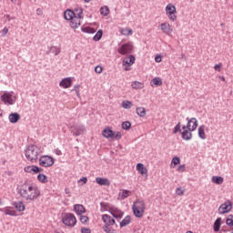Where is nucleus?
<instances>
[{"mask_svg": "<svg viewBox=\"0 0 233 233\" xmlns=\"http://www.w3.org/2000/svg\"><path fill=\"white\" fill-rule=\"evenodd\" d=\"M20 196L25 201H35L41 196V189L35 184H24L20 188Z\"/></svg>", "mask_w": 233, "mask_h": 233, "instance_id": "1", "label": "nucleus"}, {"mask_svg": "<svg viewBox=\"0 0 233 233\" xmlns=\"http://www.w3.org/2000/svg\"><path fill=\"white\" fill-rule=\"evenodd\" d=\"M41 154H43V150L35 145L28 146L25 150V157L29 163H37Z\"/></svg>", "mask_w": 233, "mask_h": 233, "instance_id": "2", "label": "nucleus"}, {"mask_svg": "<svg viewBox=\"0 0 233 233\" xmlns=\"http://www.w3.org/2000/svg\"><path fill=\"white\" fill-rule=\"evenodd\" d=\"M132 210L135 218H143L145 210H147V204L142 198H137L132 206Z\"/></svg>", "mask_w": 233, "mask_h": 233, "instance_id": "3", "label": "nucleus"}, {"mask_svg": "<svg viewBox=\"0 0 233 233\" xmlns=\"http://www.w3.org/2000/svg\"><path fill=\"white\" fill-rule=\"evenodd\" d=\"M165 12L167 19L172 23L177 21V9L176 5L172 3H169L165 7Z\"/></svg>", "mask_w": 233, "mask_h": 233, "instance_id": "4", "label": "nucleus"}, {"mask_svg": "<svg viewBox=\"0 0 233 233\" xmlns=\"http://www.w3.org/2000/svg\"><path fill=\"white\" fill-rule=\"evenodd\" d=\"M62 223H64L66 227L73 228L75 225H77V218L72 213H66L62 218Z\"/></svg>", "mask_w": 233, "mask_h": 233, "instance_id": "5", "label": "nucleus"}, {"mask_svg": "<svg viewBox=\"0 0 233 233\" xmlns=\"http://www.w3.org/2000/svg\"><path fill=\"white\" fill-rule=\"evenodd\" d=\"M1 101L4 103V105H15V101H17V96H14V92H5L1 96Z\"/></svg>", "mask_w": 233, "mask_h": 233, "instance_id": "6", "label": "nucleus"}, {"mask_svg": "<svg viewBox=\"0 0 233 233\" xmlns=\"http://www.w3.org/2000/svg\"><path fill=\"white\" fill-rule=\"evenodd\" d=\"M55 163L54 157L50 156H42L39 158V165L40 167H44L45 168H48V167H53Z\"/></svg>", "mask_w": 233, "mask_h": 233, "instance_id": "7", "label": "nucleus"}, {"mask_svg": "<svg viewBox=\"0 0 233 233\" xmlns=\"http://www.w3.org/2000/svg\"><path fill=\"white\" fill-rule=\"evenodd\" d=\"M132 50H134V45L132 42L122 45L118 49V54L121 56H127V54H132Z\"/></svg>", "mask_w": 233, "mask_h": 233, "instance_id": "8", "label": "nucleus"}, {"mask_svg": "<svg viewBox=\"0 0 233 233\" xmlns=\"http://www.w3.org/2000/svg\"><path fill=\"white\" fill-rule=\"evenodd\" d=\"M232 201H225L223 204L219 206L218 214H228V212L232 211Z\"/></svg>", "mask_w": 233, "mask_h": 233, "instance_id": "9", "label": "nucleus"}, {"mask_svg": "<svg viewBox=\"0 0 233 233\" xmlns=\"http://www.w3.org/2000/svg\"><path fill=\"white\" fill-rule=\"evenodd\" d=\"M160 30L163 32V34H166V35H172V33L174 32V27H172V25L168 22H163L160 24Z\"/></svg>", "mask_w": 233, "mask_h": 233, "instance_id": "10", "label": "nucleus"}, {"mask_svg": "<svg viewBox=\"0 0 233 233\" xmlns=\"http://www.w3.org/2000/svg\"><path fill=\"white\" fill-rule=\"evenodd\" d=\"M24 172H26L27 174H41L43 168L37 166H26L24 167Z\"/></svg>", "mask_w": 233, "mask_h": 233, "instance_id": "11", "label": "nucleus"}, {"mask_svg": "<svg viewBox=\"0 0 233 233\" xmlns=\"http://www.w3.org/2000/svg\"><path fill=\"white\" fill-rule=\"evenodd\" d=\"M81 14H83L82 10L78 14V16H75V17L70 19L71 28H79V26H81Z\"/></svg>", "mask_w": 233, "mask_h": 233, "instance_id": "12", "label": "nucleus"}, {"mask_svg": "<svg viewBox=\"0 0 233 233\" xmlns=\"http://www.w3.org/2000/svg\"><path fill=\"white\" fill-rule=\"evenodd\" d=\"M102 221H103L104 225H115L116 228H117V224L116 223V219H114L108 214L102 215Z\"/></svg>", "mask_w": 233, "mask_h": 233, "instance_id": "13", "label": "nucleus"}, {"mask_svg": "<svg viewBox=\"0 0 233 233\" xmlns=\"http://www.w3.org/2000/svg\"><path fill=\"white\" fill-rule=\"evenodd\" d=\"M182 139L185 141H190L192 139V130L187 128V126L182 127Z\"/></svg>", "mask_w": 233, "mask_h": 233, "instance_id": "14", "label": "nucleus"}, {"mask_svg": "<svg viewBox=\"0 0 233 233\" xmlns=\"http://www.w3.org/2000/svg\"><path fill=\"white\" fill-rule=\"evenodd\" d=\"M186 128H187V130H191L194 132V130H196V128H198V119L196 117L190 118L187 121Z\"/></svg>", "mask_w": 233, "mask_h": 233, "instance_id": "15", "label": "nucleus"}, {"mask_svg": "<svg viewBox=\"0 0 233 233\" xmlns=\"http://www.w3.org/2000/svg\"><path fill=\"white\" fill-rule=\"evenodd\" d=\"M109 213L116 219H121V218H123V211H121L119 208H117L116 207H112V208H110Z\"/></svg>", "mask_w": 233, "mask_h": 233, "instance_id": "16", "label": "nucleus"}, {"mask_svg": "<svg viewBox=\"0 0 233 233\" xmlns=\"http://www.w3.org/2000/svg\"><path fill=\"white\" fill-rule=\"evenodd\" d=\"M136 63V56L130 55L123 59V66H132Z\"/></svg>", "mask_w": 233, "mask_h": 233, "instance_id": "17", "label": "nucleus"}, {"mask_svg": "<svg viewBox=\"0 0 233 233\" xmlns=\"http://www.w3.org/2000/svg\"><path fill=\"white\" fill-rule=\"evenodd\" d=\"M0 212H4L5 216H13V217L17 216V211H15L12 207H5L3 208H0Z\"/></svg>", "mask_w": 233, "mask_h": 233, "instance_id": "18", "label": "nucleus"}, {"mask_svg": "<svg viewBox=\"0 0 233 233\" xmlns=\"http://www.w3.org/2000/svg\"><path fill=\"white\" fill-rule=\"evenodd\" d=\"M59 86H61V88H70V86H72V78L66 77L62 79L59 83Z\"/></svg>", "mask_w": 233, "mask_h": 233, "instance_id": "19", "label": "nucleus"}, {"mask_svg": "<svg viewBox=\"0 0 233 233\" xmlns=\"http://www.w3.org/2000/svg\"><path fill=\"white\" fill-rule=\"evenodd\" d=\"M96 183L100 185V187H110V179L105 177H96Z\"/></svg>", "mask_w": 233, "mask_h": 233, "instance_id": "20", "label": "nucleus"}, {"mask_svg": "<svg viewBox=\"0 0 233 233\" xmlns=\"http://www.w3.org/2000/svg\"><path fill=\"white\" fill-rule=\"evenodd\" d=\"M74 211L77 216H82V214H85L86 212V208H85V206L81 204H76L74 206Z\"/></svg>", "mask_w": 233, "mask_h": 233, "instance_id": "21", "label": "nucleus"}, {"mask_svg": "<svg viewBox=\"0 0 233 233\" xmlns=\"http://www.w3.org/2000/svg\"><path fill=\"white\" fill-rule=\"evenodd\" d=\"M114 135V131L112 130V128H110L109 127H106L103 131H102V136L104 137H106V139H112Z\"/></svg>", "mask_w": 233, "mask_h": 233, "instance_id": "22", "label": "nucleus"}, {"mask_svg": "<svg viewBox=\"0 0 233 233\" xmlns=\"http://www.w3.org/2000/svg\"><path fill=\"white\" fill-rule=\"evenodd\" d=\"M116 225H104L102 227V230H104L106 233H116Z\"/></svg>", "mask_w": 233, "mask_h": 233, "instance_id": "23", "label": "nucleus"}, {"mask_svg": "<svg viewBox=\"0 0 233 233\" xmlns=\"http://www.w3.org/2000/svg\"><path fill=\"white\" fill-rule=\"evenodd\" d=\"M131 87L133 90H143V88H145V84L139 81H133L131 82Z\"/></svg>", "mask_w": 233, "mask_h": 233, "instance_id": "24", "label": "nucleus"}, {"mask_svg": "<svg viewBox=\"0 0 233 233\" xmlns=\"http://www.w3.org/2000/svg\"><path fill=\"white\" fill-rule=\"evenodd\" d=\"M137 172H139V174H141V176H146L148 174V169H147L145 165H143L141 163H138L137 165Z\"/></svg>", "mask_w": 233, "mask_h": 233, "instance_id": "25", "label": "nucleus"}, {"mask_svg": "<svg viewBox=\"0 0 233 233\" xmlns=\"http://www.w3.org/2000/svg\"><path fill=\"white\" fill-rule=\"evenodd\" d=\"M223 219L221 218H218L214 224H213V230L214 232H219V230L221 229V223H222Z\"/></svg>", "mask_w": 233, "mask_h": 233, "instance_id": "26", "label": "nucleus"}, {"mask_svg": "<svg viewBox=\"0 0 233 233\" xmlns=\"http://www.w3.org/2000/svg\"><path fill=\"white\" fill-rule=\"evenodd\" d=\"M73 136H81V134H85V127L77 126L74 129H72Z\"/></svg>", "mask_w": 233, "mask_h": 233, "instance_id": "27", "label": "nucleus"}, {"mask_svg": "<svg viewBox=\"0 0 233 233\" xmlns=\"http://www.w3.org/2000/svg\"><path fill=\"white\" fill-rule=\"evenodd\" d=\"M75 16H76V13H74V11L70 9H67L64 13V17L66 21H71V19H73Z\"/></svg>", "mask_w": 233, "mask_h": 233, "instance_id": "28", "label": "nucleus"}, {"mask_svg": "<svg viewBox=\"0 0 233 233\" xmlns=\"http://www.w3.org/2000/svg\"><path fill=\"white\" fill-rule=\"evenodd\" d=\"M9 121L10 123H17L21 119V116L19 113H12L9 115Z\"/></svg>", "mask_w": 233, "mask_h": 233, "instance_id": "29", "label": "nucleus"}, {"mask_svg": "<svg viewBox=\"0 0 233 233\" xmlns=\"http://www.w3.org/2000/svg\"><path fill=\"white\" fill-rule=\"evenodd\" d=\"M136 114L138 117H145L147 116V109L143 106H138L136 109Z\"/></svg>", "mask_w": 233, "mask_h": 233, "instance_id": "30", "label": "nucleus"}, {"mask_svg": "<svg viewBox=\"0 0 233 233\" xmlns=\"http://www.w3.org/2000/svg\"><path fill=\"white\" fill-rule=\"evenodd\" d=\"M37 181H39V183H42L43 185H46V183H48V177H46V175L40 173L37 175L36 177Z\"/></svg>", "mask_w": 233, "mask_h": 233, "instance_id": "31", "label": "nucleus"}, {"mask_svg": "<svg viewBox=\"0 0 233 233\" xmlns=\"http://www.w3.org/2000/svg\"><path fill=\"white\" fill-rule=\"evenodd\" d=\"M13 205L18 212H25V207L23 202H15Z\"/></svg>", "mask_w": 233, "mask_h": 233, "instance_id": "32", "label": "nucleus"}, {"mask_svg": "<svg viewBox=\"0 0 233 233\" xmlns=\"http://www.w3.org/2000/svg\"><path fill=\"white\" fill-rule=\"evenodd\" d=\"M110 208H112L111 205L106 202L100 203V210L101 212H110Z\"/></svg>", "mask_w": 233, "mask_h": 233, "instance_id": "33", "label": "nucleus"}, {"mask_svg": "<svg viewBox=\"0 0 233 233\" xmlns=\"http://www.w3.org/2000/svg\"><path fill=\"white\" fill-rule=\"evenodd\" d=\"M129 196H132V191L130 190L122 189L119 193V198L122 199H127Z\"/></svg>", "mask_w": 233, "mask_h": 233, "instance_id": "34", "label": "nucleus"}, {"mask_svg": "<svg viewBox=\"0 0 233 233\" xmlns=\"http://www.w3.org/2000/svg\"><path fill=\"white\" fill-rule=\"evenodd\" d=\"M180 163L181 158H179V157H174L170 163V168H176V167H177V165H180Z\"/></svg>", "mask_w": 233, "mask_h": 233, "instance_id": "35", "label": "nucleus"}, {"mask_svg": "<svg viewBox=\"0 0 233 233\" xmlns=\"http://www.w3.org/2000/svg\"><path fill=\"white\" fill-rule=\"evenodd\" d=\"M132 223V217L127 216L121 222L120 227L123 228V227H127V225H130Z\"/></svg>", "mask_w": 233, "mask_h": 233, "instance_id": "36", "label": "nucleus"}, {"mask_svg": "<svg viewBox=\"0 0 233 233\" xmlns=\"http://www.w3.org/2000/svg\"><path fill=\"white\" fill-rule=\"evenodd\" d=\"M211 181L212 183H215V185H223V181H225V179L223 177L214 176L212 177Z\"/></svg>", "mask_w": 233, "mask_h": 233, "instance_id": "37", "label": "nucleus"}, {"mask_svg": "<svg viewBox=\"0 0 233 233\" xmlns=\"http://www.w3.org/2000/svg\"><path fill=\"white\" fill-rule=\"evenodd\" d=\"M198 137L200 139H207V134L205 133V126L202 125L198 127Z\"/></svg>", "mask_w": 233, "mask_h": 233, "instance_id": "38", "label": "nucleus"}, {"mask_svg": "<svg viewBox=\"0 0 233 233\" xmlns=\"http://www.w3.org/2000/svg\"><path fill=\"white\" fill-rule=\"evenodd\" d=\"M120 34H121V35L128 36V35H132L133 31H132V29H130L128 27H123L120 29Z\"/></svg>", "mask_w": 233, "mask_h": 233, "instance_id": "39", "label": "nucleus"}, {"mask_svg": "<svg viewBox=\"0 0 233 233\" xmlns=\"http://www.w3.org/2000/svg\"><path fill=\"white\" fill-rule=\"evenodd\" d=\"M161 86V85H163V80H161L160 77H155L152 79L151 81V86Z\"/></svg>", "mask_w": 233, "mask_h": 233, "instance_id": "40", "label": "nucleus"}, {"mask_svg": "<svg viewBox=\"0 0 233 233\" xmlns=\"http://www.w3.org/2000/svg\"><path fill=\"white\" fill-rule=\"evenodd\" d=\"M133 106L134 105L129 100H125L122 102V107L125 108L126 110L132 108Z\"/></svg>", "mask_w": 233, "mask_h": 233, "instance_id": "41", "label": "nucleus"}, {"mask_svg": "<svg viewBox=\"0 0 233 233\" xmlns=\"http://www.w3.org/2000/svg\"><path fill=\"white\" fill-rule=\"evenodd\" d=\"M100 14H101V15H104L105 17H106V15H108V14H110V8H108V6H106V5L101 7Z\"/></svg>", "mask_w": 233, "mask_h": 233, "instance_id": "42", "label": "nucleus"}, {"mask_svg": "<svg viewBox=\"0 0 233 233\" xmlns=\"http://www.w3.org/2000/svg\"><path fill=\"white\" fill-rule=\"evenodd\" d=\"M226 225H228V227H230L232 228L233 227V215L230 214L228 216V218H226Z\"/></svg>", "mask_w": 233, "mask_h": 233, "instance_id": "43", "label": "nucleus"}, {"mask_svg": "<svg viewBox=\"0 0 233 233\" xmlns=\"http://www.w3.org/2000/svg\"><path fill=\"white\" fill-rule=\"evenodd\" d=\"M123 137V135L120 131H113V137L111 139H116V141H119Z\"/></svg>", "mask_w": 233, "mask_h": 233, "instance_id": "44", "label": "nucleus"}, {"mask_svg": "<svg viewBox=\"0 0 233 233\" xmlns=\"http://www.w3.org/2000/svg\"><path fill=\"white\" fill-rule=\"evenodd\" d=\"M82 31L85 32L86 34H96V29L90 26L83 27Z\"/></svg>", "mask_w": 233, "mask_h": 233, "instance_id": "45", "label": "nucleus"}, {"mask_svg": "<svg viewBox=\"0 0 233 233\" xmlns=\"http://www.w3.org/2000/svg\"><path fill=\"white\" fill-rule=\"evenodd\" d=\"M101 37H103V30H98L97 32H96V34L94 35V37H93V39L95 40V41H100L101 40Z\"/></svg>", "mask_w": 233, "mask_h": 233, "instance_id": "46", "label": "nucleus"}, {"mask_svg": "<svg viewBox=\"0 0 233 233\" xmlns=\"http://www.w3.org/2000/svg\"><path fill=\"white\" fill-rule=\"evenodd\" d=\"M50 50L55 56H59V54H61V48L59 46H51Z\"/></svg>", "mask_w": 233, "mask_h": 233, "instance_id": "47", "label": "nucleus"}, {"mask_svg": "<svg viewBox=\"0 0 233 233\" xmlns=\"http://www.w3.org/2000/svg\"><path fill=\"white\" fill-rule=\"evenodd\" d=\"M90 221L87 216L80 215V222L83 223V225H86Z\"/></svg>", "mask_w": 233, "mask_h": 233, "instance_id": "48", "label": "nucleus"}, {"mask_svg": "<svg viewBox=\"0 0 233 233\" xmlns=\"http://www.w3.org/2000/svg\"><path fill=\"white\" fill-rule=\"evenodd\" d=\"M131 127H132V124L128 121H126V122L122 123L123 130H130Z\"/></svg>", "mask_w": 233, "mask_h": 233, "instance_id": "49", "label": "nucleus"}, {"mask_svg": "<svg viewBox=\"0 0 233 233\" xmlns=\"http://www.w3.org/2000/svg\"><path fill=\"white\" fill-rule=\"evenodd\" d=\"M176 194H177V196H185V188L177 187Z\"/></svg>", "mask_w": 233, "mask_h": 233, "instance_id": "50", "label": "nucleus"}, {"mask_svg": "<svg viewBox=\"0 0 233 233\" xmlns=\"http://www.w3.org/2000/svg\"><path fill=\"white\" fill-rule=\"evenodd\" d=\"M222 68H223V64L222 63H218V64L214 66V70L216 72H221Z\"/></svg>", "mask_w": 233, "mask_h": 233, "instance_id": "51", "label": "nucleus"}, {"mask_svg": "<svg viewBox=\"0 0 233 233\" xmlns=\"http://www.w3.org/2000/svg\"><path fill=\"white\" fill-rule=\"evenodd\" d=\"M181 131V123H178L173 129V134H177Z\"/></svg>", "mask_w": 233, "mask_h": 233, "instance_id": "52", "label": "nucleus"}, {"mask_svg": "<svg viewBox=\"0 0 233 233\" xmlns=\"http://www.w3.org/2000/svg\"><path fill=\"white\" fill-rule=\"evenodd\" d=\"M186 169H187V167L185 166V164H183V165H180L177 167V172H185Z\"/></svg>", "mask_w": 233, "mask_h": 233, "instance_id": "53", "label": "nucleus"}, {"mask_svg": "<svg viewBox=\"0 0 233 233\" xmlns=\"http://www.w3.org/2000/svg\"><path fill=\"white\" fill-rule=\"evenodd\" d=\"M96 74H101L103 72V67L101 66H96L95 67Z\"/></svg>", "mask_w": 233, "mask_h": 233, "instance_id": "54", "label": "nucleus"}, {"mask_svg": "<svg viewBox=\"0 0 233 233\" xmlns=\"http://www.w3.org/2000/svg\"><path fill=\"white\" fill-rule=\"evenodd\" d=\"M81 233H92V230L88 228H82Z\"/></svg>", "mask_w": 233, "mask_h": 233, "instance_id": "55", "label": "nucleus"}, {"mask_svg": "<svg viewBox=\"0 0 233 233\" xmlns=\"http://www.w3.org/2000/svg\"><path fill=\"white\" fill-rule=\"evenodd\" d=\"M87 181H88V178H86V177H84L78 180V183H83V185H86Z\"/></svg>", "mask_w": 233, "mask_h": 233, "instance_id": "56", "label": "nucleus"}, {"mask_svg": "<svg viewBox=\"0 0 233 233\" xmlns=\"http://www.w3.org/2000/svg\"><path fill=\"white\" fill-rule=\"evenodd\" d=\"M155 61H156V63H161V61H162L161 56H156Z\"/></svg>", "mask_w": 233, "mask_h": 233, "instance_id": "57", "label": "nucleus"}, {"mask_svg": "<svg viewBox=\"0 0 233 233\" xmlns=\"http://www.w3.org/2000/svg\"><path fill=\"white\" fill-rule=\"evenodd\" d=\"M6 34H8V29H7V27H5V28L2 30V35L5 36V35H6Z\"/></svg>", "mask_w": 233, "mask_h": 233, "instance_id": "58", "label": "nucleus"}, {"mask_svg": "<svg viewBox=\"0 0 233 233\" xmlns=\"http://www.w3.org/2000/svg\"><path fill=\"white\" fill-rule=\"evenodd\" d=\"M36 14H37V15H43V9L38 8V9L36 10Z\"/></svg>", "mask_w": 233, "mask_h": 233, "instance_id": "59", "label": "nucleus"}, {"mask_svg": "<svg viewBox=\"0 0 233 233\" xmlns=\"http://www.w3.org/2000/svg\"><path fill=\"white\" fill-rule=\"evenodd\" d=\"M56 156H61V150H56Z\"/></svg>", "mask_w": 233, "mask_h": 233, "instance_id": "60", "label": "nucleus"}, {"mask_svg": "<svg viewBox=\"0 0 233 233\" xmlns=\"http://www.w3.org/2000/svg\"><path fill=\"white\" fill-rule=\"evenodd\" d=\"M54 233H64L63 231L55 230Z\"/></svg>", "mask_w": 233, "mask_h": 233, "instance_id": "61", "label": "nucleus"}, {"mask_svg": "<svg viewBox=\"0 0 233 233\" xmlns=\"http://www.w3.org/2000/svg\"><path fill=\"white\" fill-rule=\"evenodd\" d=\"M128 70H130V68L125 67V71H126V72H128Z\"/></svg>", "mask_w": 233, "mask_h": 233, "instance_id": "62", "label": "nucleus"}, {"mask_svg": "<svg viewBox=\"0 0 233 233\" xmlns=\"http://www.w3.org/2000/svg\"><path fill=\"white\" fill-rule=\"evenodd\" d=\"M221 81H225V77L224 76H220Z\"/></svg>", "mask_w": 233, "mask_h": 233, "instance_id": "63", "label": "nucleus"}, {"mask_svg": "<svg viewBox=\"0 0 233 233\" xmlns=\"http://www.w3.org/2000/svg\"><path fill=\"white\" fill-rule=\"evenodd\" d=\"M86 3H90L92 0H84Z\"/></svg>", "mask_w": 233, "mask_h": 233, "instance_id": "64", "label": "nucleus"}]
</instances>
